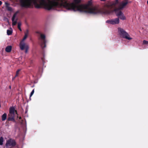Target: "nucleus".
<instances>
[{
  "label": "nucleus",
  "mask_w": 148,
  "mask_h": 148,
  "mask_svg": "<svg viewBox=\"0 0 148 148\" xmlns=\"http://www.w3.org/2000/svg\"><path fill=\"white\" fill-rule=\"evenodd\" d=\"M29 31L28 30H27L25 32V35L23 39L21 41H25V40L28 36Z\"/></svg>",
  "instance_id": "obj_9"
},
{
  "label": "nucleus",
  "mask_w": 148,
  "mask_h": 148,
  "mask_svg": "<svg viewBox=\"0 0 148 148\" xmlns=\"http://www.w3.org/2000/svg\"><path fill=\"white\" fill-rule=\"evenodd\" d=\"M143 43L144 44H148V41L144 40L143 41Z\"/></svg>",
  "instance_id": "obj_20"
},
{
  "label": "nucleus",
  "mask_w": 148,
  "mask_h": 148,
  "mask_svg": "<svg viewBox=\"0 0 148 148\" xmlns=\"http://www.w3.org/2000/svg\"><path fill=\"white\" fill-rule=\"evenodd\" d=\"M147 4H148V1H147Z\"/></svg>",
  "instance_id": "obj_25"
},
{
  "label": "nucleus",
  "mask_w": 148,
  "mask_h": 148,
  "mask_svg": "<svg viewBox=\"0 0 148 148\" xmlns=\"http://www.w3.org/2000/svg\"><path fill=\"white\" fill-rule=\"evenodd\" d=\"M15 145V141L12 139H10L7 141L5 145L7 148H10Z\"/></svg>",
  "instance_id": "obj_6"
},
{
  "label": "nucleus",
  "mask_w": 148,
  "mask_h": 148,
  "mask_svg": "<svg viewBox=\"0 0 148 148\" xmlns=\"http://www.w3.org/2000/svg\"><path fill=\"white\" fill-rule=\"evenodd\" d=\"M17 114V111L15 110L14 108V107H11L10 108L8 120L14 121V117Z\"/></svg>",
  "instance_id": "obj_4"
},
{
  "label": "nucleus",
  "mask_w": 148,
  "mask_h": 148,
  "mask_svg": "<svg viewBox=\"0 0 148 148\" xmlns=\"http://www.w3.org/2000/svg\"><path fill=\"white\" fill-rule=\"evenodd\" d=\"M118 32L120 36L123 38L128 40H131L132 39V38L130 37L129 34L122 28H119Z\"/></svg>",
  "instance_id": "obj_2"
},
{
  "label": "nucleus",
  "mask_w": 148,
  "mask_h": 148,
  "mask_svg": "<svg viewBox=\"0 0 148 148\" xmlns=\"http://www.w3.org/2000/svg\"><path fill=\"white\" fill-rule=\"evenodd\" d=\"M3 138L2 137H0V145H2L3 144Z\"/></svg>",
  "instance_id": "obj_14"
},
{
  "label": "nucleus",
  "mask_w": 148,
  "mask_h": 148,
  "mask_svg": "<svg viewBox=\"0 0 148 148\" xmlns=\"http://www.w3.org/2000/svg\"><path fill=\"white\" fill-rule=\"evenodd\" d=\"M12 29H8L7 30V34L8 35H10L12 34Z\"/></svg>",
  "instance_id": "obj_12"
},
{
  "label": "nucleus",
  "mask_w": 148,
  "mask_h": 148,
  "mask_svg": "<svg viewBox=\"0 0 148 148\" xmlns=\"http://www.w3.org/2000/svg\"><path fill=\"white\" fill-rule=\"evenodd\" d=\"M19 118H20V119H21V117H20Z\"/></svg>",
  "instance_id": "obj_26"
},
{
  "label": "nucleus",
  "mask_w": 148,
  "mask_h": 148,
  "mask_svg": "<svg viewBox=\"0 0 148 148\" xmlns=\"http://www.w3.org/2000/svg\"><path fill=\"white\" fill-rule=\"evenodd\" d=\"M12 46H7L5 48V50L7 52H10L12 49Z\"/></svg>",
  "instance_id": "obj_10"
},
{
  "label": "nucleus",
  "mask_w": 148,
  "mask_h": 148,
  "mask_svg": "<svg viewBox=\"0 0 148 148\" xmlns=\"http://www.w3.org/2000/svg\"><path fill=\"white\" fill-rule=\"evenodd\" d=\"M1 117L2 120L3 121H5L7 118V114L6 113H4L2 116Z\"/></svg>",
  "instance_id": "obj_11"
},
{
  "label": "nucleus",
  "mask_w": 148,
  "mask_h": 148,
  "mask_svg": "<svg viewBox=\"0 0 148 148\" xmlns=\"http://www.w3.org/2000/svg\"><path fill=\"white\" fill-rule=\"evenodd\" d=\"M81 0H64V8L69 10L74 11H78L81 12L88 13L93 14L101 13L109 15L115 11L116 16L122 20L126 19V17L122 12L117 9L114 10V8L118 3V0L115 1H108L104 4V8L100 10L96 6H90L88 5H78Z\"/></svg>",
  "instance_id": "obj_1"
},
{
  "label": "nucleus",
  "mask_w": 148,
  "mask_h": 148,
  "mask_svg": "<svg viewBox=\"0 0 148 148\" xmlns=\"http://www.w3.org/2000/svg\"><path fill=\"white\" fill-rule=\"evenodd\" d=\"M10 88H11V87L10 86Z\"/></svg>",
  "instance_id": "obj_27"
},
{
  "label": "nucleus",
  "mask_w": 148,
  "mask_h": 148,
  "mask_svg": "<svg viewBox=\"0 0 148 148\" xmlns=\"http://www.w3.org/2000/svg\"><path fill=\"white\" fill-rule=\"evenodd\" d=\"M39 34L40 35L38 38L39 44L42 48H44L46 46V36L44 34L41 33H40Z\"/></svg>",
  "instance_id": "obj_3"
},
{
  "label": "nucleus",
  "mask_w": 148,
  "mask_h": 148,
  "mask_svg": "<svg viewBox=\"0 0 148 148\" xmlns=\"http://www.w3.org/2000/svg\"><path fill=\"white\" fill-rule=\"evenodd\" d=\"M100 0L101 1H105L106 0Z\"/></svg>",
  "instance_id": "obj_23"
},
{
  "label": "nucleus",
  "mask_w": 148,
  "mask_h": 148,
  "mask_svg": "<svg viewBox=\"0 0 148 148\" xmlns=\"http://www.w3.org/2000/svg\"><path fill=\"white\" fill-rule=\"evenodd\" d=\"M12 25H16L17 23V21L16 20H12Z\"/></svg>",
  "instance_id": "obj_16"
},
{
  "label": "nucleus",
  "mask_w": 148,
  "mask_h": 148,
  "mask_svg": "<svg viewBox=\"0 0 148 148\" xmlns=\"http://www.w3.org/2000/svg\"><path fill=\"white\" fill-rule=\"evenodd\" d=\"M21 23L20 22H19L18 23V28L19 29L20 31H22V30H21Z\"/></svg>",
  "instance_id": "obj_15"
},
{
  "label": "nucleus",
  "mask_w": 148,
  "mask_h": 148,
  "mask_svg": "<svg viewBox=\"0 0 148 148\" xmlns=\"http://www.w3.org/2000/svg\"><path fill=\"white\" fill-rule=\"evenodd\" d=\"M20 71V69H18L16 72V74L15 77H17L19 74V72Z\"/></svg>",
  "instance_id": "obj_17"
},
{
  "label": "nucleus",
  "mask_w": 148,
  "mask_h": 148,
  "mask_svg": "<svg viewBox=\"0 0 148 148\" xmlns=\"http://www.w3.org/2000/svg\"><path fill=\"white\" fill-rule=\"evenodd\" d=\"M128 3L127 1H122L120 3L119 6V10L121 9L124 8Z\"/></svg>",
  "instance_id": "obj_8"
},
{
  "label": "nucleus",
  "mask_w": 148,
  "mask_h": 148,
  "mask_svg": "<svg viewBox=\"0 0 148 148\" xmlns=\"http://www.w3.org/2000/svg\"><path fill=\"white\" fill-rule=\"evenodd\" d=\"M106 23L112 25L118 24L119 23V18H116L110 20H108L106 21Z\"/></svg>",
  "instance_id": "obj_7"
},
{
  "label": "nucleus",
  "mask_w": 148,
  "mask_h": 148,
  "mask_svg": "<svg viewBox=\"0 0 148 148\" xmlns=\"http://www.w3.org/2000/svg\"><path fill=\"white\" fill-rule=\"evenodd\" d=\"M2 4V2L1 1H0V5Z\"/></svg>",
  "instance_id": "obj_22"
},
{
  "label": "nucleus",
  "mask_w": 148,
  "mask_h": 148,
  "mask_svg": "<svg viewBox=\"0 0 148 148\" xmlns=\"http://www.w3.org/2000/svg\"><path fill=\"white\" fill-rule=\"evenodd\" d=\"M34 89L32 90V92H31V93H30V97H31L33 95V94H34Z\"/></svg>",
  "instance_id": "obj_19"
},
{
  "label": "nucleus",
  "mask_w": 148,
  "mask_h": 148,
  "mask_svg": "<svg viewBox=\"0 0 148 148\" xmlns=\"http://www.w3.org/2000/svg\"><path fill=\"white\" fill-rule=\"evenodd\" d=\"M5 5H6V8L9 6V4L8 3L6 2L5 3Z\"/></svg>",
  "instance_id": "obj_21"
},
{
  "label": "nucleus",
  "mask_w": 148,
  "mask_h": 148,
  "mask_svg": "<svg viewBox=\"0 0 148 148\" xmlns=\"http://www.w3.org/2000/svg\"><path fill=\"white\" fill-rule=\"evenodd\" d=\"M19 47L21 50H23L25 49V53L27 52L29 49V46L28 45L26 44L25 41H21L19 44Z\"/></svg>",
  "instance_id": "obj_5"
},
{
  "label": "nucleus",
  "mask_w": 148,
  "mask_h": 148,
  "mask_svg": "<svg viewBox=\"0 0 148 148\" xmlns=\"http://www.w3.org/2000/svg\"><path fill=\"white\" fill-rule=\"evenodd\" d=\"M7 10L9 11H12V8L9 7V6H8V7H6Z\"/></svg>",
  "instance_id": "obj_18"
},
{
  "label": "nucleus",
  "mask_w": 148,
  "mask_h": 148,
  "mask_svg": "<svg viewBox=\"0 0 148 148\" xmlns=\"http://www.w3.org/2000/svg\"><path fill=\"white\" fill-rule=\"evenodd\" d=\"M16 77H13V78H12V80H14V79Z\"/></svg>",
  "instance_id": "obj_24"
},
{
  "label": "nucleus",
  "mask_w": 148,
  "mask_h": 148,
  "mask_svg": "<svg viewBox=\"0 0 148 148\" xmlns=\"http://www.w3.org/2000/svg\"><path fill=\"white\" fill-rule=\"evenodd\" d=\"M17 13H18V12H17L14 14L13 15V17H12V20H16L15 19H16V18Z\"/></svg>",
  "instance_id": "obj_13"
}]
</instances>
